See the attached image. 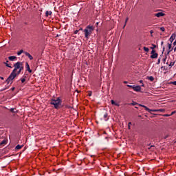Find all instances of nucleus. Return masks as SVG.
<instances>
[{
    "label": "nucleus",
    "mask_w": 176,
    "mask_h": 176,
    "mask_svg": "<svg viewBox=\"0 0 176 176\" xmlns=\"http://www.w3.org/2000/svg\"><path fill=\"white\" fill-rule=\"evenodd\" d=\"M166 60H167V57H165V58L163 59L164 63H166Z\"/></svg>",
    "instance_id": "obj_34"
},
{
    "label": "nucleus",
    "mask_w": 176,
    "mask_h": 176,
    "mask_svg": "<svg viewBox=\"0 0 176 176\" xmlns=\"http://www.w3.org/2000/svg\"><path fill=\"white\" fill-rule=\"evenodd\" d=\"M168 51L167 54H170V52H173V50L174 49V47H172V43H168Z\"/></svg>",
    "instance_id": "obj_8"
},
{
    "label": "nucleus",
    "mask_w": 176,
    "mask_h": 176,
    "mask_svg": "<svg viewBox=\"0 0 176 176\" xmlns=\"http://www.w3.org/2000/svg\"><path fill=\"white\" fill-rule=\"evenodd\" d=\"M130 126H131V122H129L128 123V129H129V130H130L131 129Z\"/></svg>",
    "instance_id": "obj_26"
},
{
    "label": "nucleus",
    "mask_w": 176,
    "mask_h": 176,
    "mask_svg": "<svg viewBox=\"0 0 176 176\" xmlns=\"http://www.w3.org/2000/svg\"><path fill=\"white\" fill-rule=\"evenodd\" d=\"M21 80L22 83H24V82H25V78H21Z\"/></svg>",
    "instance_id": "obj_32"
},
{
    "label": "nucleus",
    "mask_w": 176,
    "mask_h": 176,
    "mask_svg": "<svg viewBox=\"0 0 176 176\" xmlns=\"http://www.w3.org/2000/svg\"><path fill=\"white\" fill-rule=\"evenodd\" d=\"M151 46L152 47H151L150 49H151L152 50H154V49H156V45L152 44Z\"/></svg>",
    "instance_id": "obj_20"
},
{
    "label": "nucleus",
    "mask_w": 176,
    "mask_h": 176,
    "mask_svg": "<svg viewBox=\"0 0 176 176\" xmlns=\"http://www.w3.org/2000/svg\"><path fill=\"white\" fill-rule=\"evenodd\" d=\"M12 91H13L14 90V87H12Z\"/></svg>",
    "instance_id": "obj_47"
},
{
    "label": "nucleus",
    "mask_w": 176,
    "mask_h": 176,
    "mask_svg": "<svg viewBox=\"0 0 176 176\" xmlns=\"http://www.w3.org/2000/svg\"><path fill=\"white\" fill-rule=\"evenodd\" d=\"M133 89L134 90V91H137V92L141 91V86H140V85H138V86L133 85Z\"/></svg>",
    "instance_id": "obj_6"
},
{
    "label": "nucleus",
    "mask_w": 176,
    "mask_h": 176,
    "mask_svg": "<svg viewBox=\"0 0 176 176\" xmlns=\"http://www.w3.org/2000/svg\"><path fill=\"white\" fill-rule=\"evenodd\" d=\"M25 24H26V25H27V24H28V23H25Z\"/></svg>",
    "instance_id": "obj_52"
},
{
    "label": "nucleus",
    "mask_w": 176,
    "mask_h": 176,
    "mask_svg": "<svg viewBox=\"0 0 176 176\" xmlns=\"http://www.w3.org/2000/svg\"><path fill=\"white\" fill-rule=\"evenodd\" d=\"M61 99L60 98H57V99H52L50 104L51 105H54L55 109H58L60 108V105H61Z\"/></svg>",
    "instance_id": "obj_3"
},
{
    "label": "nucleus",
    "mask_w": 176,
    "mask_h": 176,
    "mask_svg": "<svg viewBox=\"0 0 176 176\" xmlns=\"http://www.w3.org/2000/svg\"><path fill=\"white\" fill-rule=\"evenodd\" d=\"M16 58L17 57L14 56H11L8 57V60H10V61H14V60H16Z\"/></svg>",
    "instance_id": "obj_12"
},
{
    "label": "nucleus",
    "mask_w": 176,
    "mask_h": 176,
    "mask_svg": "<svg viewBox=\"0 0 176 176\" xmlns=\"http://www.w3.org/2000/svg\"><path fill=\"white\" fill-rule=\"evenodd\" d=\"M108 113H105L104 114V119H105V120H108Z\"/></svg>",
    "instance_id": "obj_22"
},
{
    "label": "nucleus",
    "mask_w": 176,
    "mask_h": 176,
    "mask_svg": "<svg viewBox=\"0 0 176 176\" xmlns=\"http://www.w3.org/2000/svg\"><path fill=\"white\" fill-rule=\"evenodd\" d=\"M24 69V65H23V62H17L14 65V69L12 72L14 74L19 75L21 74V71Z\"/></svg>",
    "instance_id": "obj_1"
},
{
    "label": "nucleus",
    "mask_w": 176,
    "mask_h": 176,
    "mask_svg": "<svg viewBox=\"0 0 176 176\" xmlns=\"http://www.w3.org/2000/svg\"><path fill=\"white\" fill-rule=\"evenodd\" d=\"M124 27H126V23H124V26H123V28H124Z\"/></svg>",
    "instance_id": "obj_46"
},
{
    "label": "nucleus",
    "mask_w": 176,
    "mask_h": 176,
    "mask_svg": "<svg viewBox=\"0 0 176 176\" xmlns=\"http://www.w3.org/2000/svg\"><path fill=\"white\" fill-rule=\"evenodd\" d=\"M147 79L150 81V82H153L155 80V78L153 76H147Z\"/></svg>",
    "instance_id": "obj_15"
},
{
    "label": "nucleus",
    "mask_w": 176,
    "mask_h": 176,
    "mask_svg": "<svg viewBox=\"0 0 176 176\" xmlns=\"http://www.w3.org/2000/svg\"><path fill=\"white\" fill-rule=\"evenodd\" d=\"M24 54L28 57L29 60H34V57L30 53L25 52Z\"/></svg>",
    "instance_id": "obj_11"
},
{
    "label": "nucleus",
    "mask_w": 176,
    "mask_h": 176,
    "mask_svg": "<svg viewBox=\"0 0 176 176\" xmlns=\"http://www.w3.org/2000/svg\"><path fill=\"white\" fill-rule=\"evenodd\" d=\"M157 56H158L157 53L152 54L151 55V58H157Z\"/></svg>",
    "instance_id": "obj_14"
},
{
    "label": "nucleus",
    "mask_w": 176,
    "mask_h": 176,
    "mask_svg": "<svg viewBox=\"0 0 176 176\" xmlns=\"http://www.w3.org/2000/svg\"><path fill=\"white\" fill-rule=\"evenodd\" d=\"M157 64H160V58L158 59Z\"/></svg>",
    "instance_id": "obj_39"
},
{
    "label": "nucleus",
    "mask_w": 176,
    "mask_h": 176,
    "mask_svg": "<svg viewBox=\"0 0 176 176\" xmlns=\"http://www.w3.org/2000/svg\"><path fill=\"white\" fill-rule=\"evenodd\" d=\"M175 111H173L172 113H171V115H174V113H175Z\"/></svg>",
    "instance_id": "obj_41"
},
{
    "label": "nucleus",
    "mask_w": 176,
    "mask_h": 176,
    "mask_svg": "<svg viewBox=\"0 0 176 176\" xmlns=\"http://www.w3.org/2000/svg\"><path fill=\"white\" fill-rule=\"evenodd\" d=\"M124 83L126 85L127 84V81H124Z\"/></svg>",
    "instance_id": "obj_43"
},
{
    "label": "nucleus",
    "mask_w": 176,
    "mask_h": 176,
    "mask_svg": "<svg viewBox=\"0 0 176 176\" xmlns=\"http://www.w3.org/2000/svg\"><path fill=\"white\" fill-rule=\"evenodd\" d=\"M78 32H79V31L78 30H76L74 34H78Z\"/></svg>",
    "instance_id": "obj_40"
},
{
    "label": "nucleus",
    "mask_w": 176,
    "mask_h": 176,
    "mask_svg": "<svg viewBox=\"0 0 176 176\" xmlns=\"http://www.w3.org/2000/svg\"><path fill=\"white\" fill-rule=\"evenodd\" d=\"M170 84L171 85H175L176 86V81L170 82Z\"/></svg>",
    "instance_id": "obj_30"
},
{
    "label": "nucleus",
    "mask_w": 176,
    "mask_h": 176,
    "mask_svg": "<svg viewBox=\"0 0 176 176\" xmlns=\"http://www.w3.org/2000/svg\"><path fill=\"white\" fill-rule=\"evenodd\" d=\"M175 64V62H170V64L168 65L169 67H173Z\"/></svg>",
    "instance_id": "obj_24"
},
{
    "label": "nucleus",
    "mask_w": 176,
    "mask_h": 176,
    "mask_svg": "<svg viewBox=\"0 0 176 176\" xmlns=\"http://www.w3.org/2000/svg\"><path fill=\"white\" fill-rule=\"evenodd\" d=\"M25 68L26 71H28L30 74L32 72V70L30 68V64H28V62L25 63Z\"/></svg>",
    "instance_id": "obj_10"
},
{
    "label": "nucleus",
    "mask_w": 176,
    "mask_h": 176,
    "mask_svg": "<svg viewBox=\"0 0 176 176\" xmlns=\"http://www.w3.org/2000/svg\"><path fill=\"white\" fill-rule=\"evenodd\" d=\"M130 105H137V102H133L131 103Z\"/></svg>",
    "instance_id": "obj_31"
},
{
    "label": "nucleus",
    "mask_w": 176,
    "mask_h": 176,
    "mask_svg": "<svg viewBox=\"0 0 176 176\" xmlns=\"http://www.w3.org/2000/svg\"><path fill=\"white\" fill-rule=\"evenodd\" d=\"M173 45L176 46V40L173 42Z\"/></svg>",
    "instance_id": "obj_38"
},
{
    "label": "nucleus",
    "mask_w": 176,
    "mask_h": 176,
    "mask_svg": "<svg viewBox=\"0 0 176 176\" xmlns=\"http://www.w3.org/2000/svg\"><path fill=\"white\" fill-rule=\"evenodd\" d=\"M8 63H9V60L4 62L3 64H5V65H6V67H8V68H12V66H10Z\"/></svg>",
    "instance_id": "obj_17"
},
{
    "label": "nucleus",
    "mask_w": 176,
    "mask_h": 176,
    "mask_svg": "<svg viewBox=\"0 0 176 176\" xmlns=\"http://www.w3.org/2000/svg\"><path fill=\"white\" fill-rule=\"evenodd\" d=\"M21 148H23V146H21V145H20V144H18V145L15 147V149L19 150V149H21Z\"/></svg>",
    "instance_id": "obj_19"
},
{
    "label": "nucleus",
    "mask_w": 176,
    "mask_h": 176,
    "mask_svg": "<svg viewBox=\"0 0 176 176\" xmlns=\"http://www.w3.org/2000/svg\"><path fill=\"white\" fill-rule=\"evenodd\" d=\"M89 96H91V94H89Z\"/></svg>",
    "instance_id": "obj_50"
},
{
    "label": "nucleus",
    "mask_w": 176,
    "mask_h": 176,
    "mask_svg": "<svg viewBox=\"0 0 176 176\" xmlns=\"http://www.w3.org/2000/svg\"><path fill=\"white\" fill-rule=\"evenodd\" d=\"M96 25H98V23H96Z\"/></svg>",
    "instance_id": "obj_51"
},
{
    "label": "nucleus",
    "mask_w": 176,
    "mask_h": 176,
    "mask_svg": "<svg viewBox=\"0 0 176 176\" xmlns=\"http://www.w3.org/2000/svg\"><path fill=\"white\" fill-rule=\"evenodd\" d=\"M167 65H170V64H168V62L166 63Z\"/></svg>",
    "instance_id": "obj_49"
},
{
    "label": "nucleus",
    "mask_w": 176,
    "mask_h": 176,
    "mask_svg": "<svg viewBox=\"0 0 176 176\" xmlns=\"http://www.w3.org/2000/svg\"><path fill=\"white\" fill-rule=\"evenodd\" d=\"M141 86H142V87H144V83H142Z\"/></svg>",
    "instance_id": "obj_45"
},
{
    "label": "nucleus",
    "mask_w": 176,
    "mask_h": 176,
    "mask_svg": "<svg viewBox=\"0 0 176 176\" xmlns=\"http://www.w3.org/2000/svg\"><path fill=\"white\" fill-rule=\"evenodd\" d=\"M140 83H141L142 85V83H144V81L142 80H140Z\"/></svg>",
    "instance_id": "obj_35"
},
{
    "label": "nucleus",
    "mask_w": 176,
    "mask_h": 176,
    "mask_svg": "<svg viewBox=\"0 0 176 176\" xmlns=\"http://www.w3.org/2000/svg\"><path fill=\"white\" fill-rule=\"evenodd\" d=\"M6 144V140H3L0 142V145H5Z\"/></svg>",
    "instance_id": "obj_21"
},
{
    "label": "nucleus",
    "mask_w": 176,
    "mask_h": 176,
    "mask_svg": "<svg viewBox=\"0 0 176 176\" xmlns=\"http://www.w3.org/2000/svg\"><path fill=\"white\" fill-rule=\"evenodd\" d=\"M126 86H127V87H131V89H133V87H134V85H127Z\"/></svg>",
    "instance_id": "obj_29"
},
{
    "label": "nucleus",
    "mask_w": 176,
    "mask_h": 176,
    "mask_svg": "<svg viewBox=\"0 0 176 176\" xmlns=\"http://www.w3.org/2000/svg\"><path fill=\"white\" fill-rule=\"evenodd\" d=\"M175 38H176V34L175 33L172 34L171 36L169 38V41L170 42V43H173V42H174V40L175 39Z\"/></svg>",
    "instance_id": "obj_7"
},
{
    "label": "nucleus",
    "mask_w": 176,
    "mask_h": 176,
    "mask_svg": "<svg viewBox=\"0 0 176 176\" xmlns=\"http://www.w3.org/2000/svg\"><path fill=\"white\" fill-rule=\"evenodd\" d=\"M50 14H52V11H46L45 16L47 17H49V16H50Z\"/></svg>",
    "instance_id": "obj_16"
},
{
    "label": "nucleus",
    "mask_w": 176,
    "mask_h": 176,
    "mask_svg": "<svg viewBox=\"0 0 176 176\" xmlns=\"http://www.w3.org/2000/svg\"><path fill=\"white\" fill-rule=\"evenodd\" d=\"M164 43V42L162 41L161 42V45L163 46V44Z\"/></svg>",
    "instance_id": "obj_42"
},
{
    "label": "nucleus",
    "mask_w": 176,
    "mask_h": 176,
    "mask_svg": "<svg viewBox=\"0 0 176 176\" xmlns=\"http://www.w3.org/2000/svg\"><path fill=\"white\" fill-rule=\"evenodd\" d=\"M3 90H6V89H3L1 90V91H3Z\"/></svg>",
    "instance_id": "obj_48"
},
{
    "label": "nucleus",
    "mask_w": 176,
    "mask_h": 176,
    "mask_svg": "<svg viewBox=\"0 0 176 176\" xmlns=\"http://www.w3.org/2000/svg\"><path fill=\"white\" fill-rule=\"evenodd\" d=\"M156 53V50H152L151 54H155Z\"/></svg>",
    "instance_id": "obj_27"
},
{
    "label": "nucleus",
    "mask_w": 176,
    "mask_h": 176,
    "mask_svg": "<svg viewBox=\"0 0 176 176\" xmlns=\"http://www.w3.org/2000/svg\"><path fill=\"white\" fill-rule=\"evenodd\" d=\"M164 138L166 140V138H168V135H166L164 137Z\"/></svg>",
    "instance_id": "obj_36"
},
{
    "label": "nucleus",
    "mask_w": 176,
    "mask_h": 176,
    "mask_svg": "<svg viewBox=\"0 0 176 176\" xmlns=\"http://www.w3.org/2000/svg\"><path fill=\"white\" fill-rule=\"evenodd\" d=\"M140 107H142V108L145 109L146 111H148V112H163V109H159V110H151L148 107L144 105V104H140Z\"/></svg>",
    "instance_id": "obj_5"
},
{
    "label": "nucleus",
    "mask_w": 176,
    "mask_h": 176,
    "mask_svg": "<svg viewBox=\"0 0 176 176\" xmlns=\"http://www.w3.org/2000/svg\"><path fill=\"white\" fill-rule=\"evenodd\" d=\"M161 31H162V32H164L166 31V29L164 28V27L160 28Z\"/></svg>",
    "instance_id": "obj_25"
},
{
    "label": "nucleus",
    "mask_w": 176,
    "mask_h": 176,
    "mask_svg": "<svg viewBox=\"0 0 176 176\" xmlns=\"http://www.w3.org/2000/svg\"><path fill=\"white\" fill-rule=\"evenodd\" d=\"M153 33V30H151L150 31V34H151V36H152V34Z\"/></svg>",
    "instance_id": "obj_37"
},
{
    "label": "nucleus",
    "mask_w": 176,
    "mask_h": 176,
    "mask_svg": "<svg viewBox=\"0 0 176 176\" xmlns=\"http://www.w3.org/2000/svg\"><path fill=\"white\" fill-rule=\"evenodd\" d=\"M22 53H25V52H24V50H21L19 52H17V55L21 56Z\"/></svg>",
    "instance_id": "obj_18"
},
{
    "label": "nucleus",
    "mask_w": 176,
    "mask_h": 176,
    "mask_svg": "<svg viewBox=\"0 0 176 176\" xmlns=\"http://www.w3.org/2000/svg\"><path fill=\"white\" fill-rule=\"evenodd\" d=\"M143 49H144V52H149V48H148L146 47H144Z\"/></svg>",
    "instance_id": "obj_23"
},
{
    "label": "nucleus",
    "mask_w": 176,
    "mask_h": 176,
    "mask_svg": "<svg viewBox=\"0 0 176 176\" xmlns=\"http://www.w3.org/2000/svg\"><path fill=\"white\" fill-rule=\"evenodd\" d=\"M0 79H2V80H3V77H0Z\"/></svg>",
    "instance_id": "obj_44"
},
{
    "label": "nucleus",
    "mask_w": 176,
    "mask_h": 176,
    "mask_svg": "<svg viewBox=\"0 0 176 176\" xmlns=\"http://www.w3.org/2000/svg\"><path fill=\"white\" fill-rule=\"evenodd\" d=\"M129 21V17H127L126 19V20H125V23H124V24H125V25L127 24V22Z\"/></svg>",
    "instance_id": "obj_28"
},
{
    "label": "nucleus",
    "mask_w": 176,
    "mask_h": 176,
    "mask_svg": "<svg viewBox=\"0 0 176 176\" xmlns=\"http://www.w3.org/2000/svg\"><path fill=\"white\" fill-rule=\"evenodd\" d=\"M10 112L14 113V109L13 108L10 109Z\"/></svg>",
    "instance_id": "obj_33"
},
{
    "label": "nucleus",
    "mask_w": 176,
    "mask_h": 176,
    "mask_svg": "<svg viewBox=\"0 0 176 176\" xmlns=\"http://www.w3.org/2000/svg\"><path fill=\"white\" fill-rule=\"evenodd\" d=\"M154 16H155V17H163L164 16H166V14L163 12H157L155 14Z\"/></svg>",
    "instance_id": "obj_9"
},
{
    "label": "nucleus",
    "mask_w": 176,
    "mask_h": 176,
    "mask_svg": "<svg viewBox=\"0 0 176 176\" xmlns=\"http://www.w3.org/2000/svg\"><path fill=\"white\" fill-rule=\"evenodd\" d=\"M93 31H94V26L90 25H87L83 31L85 37L87 39H89L90 35L93 34Z\"/></svg>",
    "instance_id": "obj_2"
},
{
    "label": "nucleus",
    "mask_w": 176,
    "mask_h": 176,
    "mask_svg": "<svg viewBox=\"0 0 176 176\" xmlns=\"http://www.w3.org/2000/svg\"><path fill=\"white\" fill-rule=\"evenodd\" d=\"M16 76H17L16 74L14 73H12L10 74V75L8 76V78L6 80V83L7 85H12V83H13V79H14V78H16Z\"/></svg>",
    "instance_id": "obj_4"
},
{
    "label": "nucleus",
    "mask_w": 176,
    "mask_h": 176,
    "mask_svg": "<svg viewBox=\"0 0 176 176\" xmlns=\"http://www.w3.org/2000/svg\"><path fill=\"white\" fill-rule=\"evenodd\" d=\"M111 102L112 105H116V107H120V104H119V103H117L115 101H113V100H111Z\"/></svg>",
    "instance_id": "obj_13"
}]
</instances>
